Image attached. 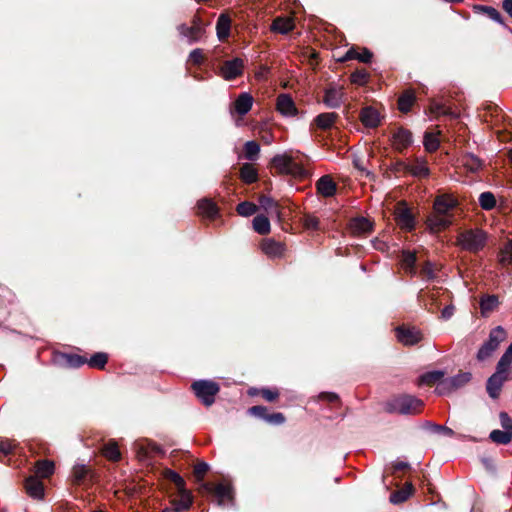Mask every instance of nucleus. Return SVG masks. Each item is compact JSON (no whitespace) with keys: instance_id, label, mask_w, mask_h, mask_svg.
Masks as SVG:
<instances>
[{"instance_id":"obj_55","label":"nucleus","mask_w":512,"mask_h":512,"mask_svg":"<svg viewBox=\"0 0 512 512\" xmlns=\"http://www.w3.org/2000/svg\"><path fill=\"white\" fill-rule=\"evenodd\" d=\"M401 261H402V264L405 266V268L412 272L415 269V264L417 261L416 254L414 252H411L408 250L403 251Z\"/></svg>"},{"instance_id":"obj_18","label":"nucleus","mask_w":512,"mask_h":512,"mask_svg":"<svg viewBox=\"0 0 512 512\" xmlns=\"http://www.w3.org/2000/svg\"><path fill=\"white\" fill-rule=\"evenodd\" d=\"M54 361L57 365L63 368H80L87 362V358L82 355L56 352L54 355Z\"/></svg>"},{"instance_id":"obj_8","label":"nucleus","mask_w":512,"mask_h":512,"mask_svg":"<svg viewBox=\"0 0 512 512\" xmlns=\"http://www.w3.org/2000/svg\"><path fill=\"white\" fill-rule=\"evenodd\" d=\"M506 340V331L502 326L493 328L488 336V339L479 348L476 359L483 362L489 359L493 353L498 349L499 345Z\"/></svg>"},{"instance_id":"obj_16","label":"nucleus","mask_w":512,"mask_h":512,"mask_svg":"<svg viewBox=\"0 0 512 512\" xmlns=\"http://www.w3.org/2000/svg\"><path fill=\"white\" fill-rule=\"evenodd\" d=\"M244 62L240 58L224 61L218 71V75L225 80L231 81L243 74Z\"/></svg>"},{"instance_id":"obj_19","label":"nucleus","mask_w":512,"mask_h":512,"mask_svg":"<svg viewBox=\"0 0 512 512\" xmlns=\"http://www.w3.org/2000/svg\"><path fill=\"white\" fill-rule=\"evenodd\" d=\"M453 219L450 216L433 212L426 219L427 229L431 233H439L444 231L452 224Z\"/></svg>"},{"instance_id":"obj_17","label":"nucleus","mask_w":512,"mask_h":512,"mask_svg":"<svg viewBox=\"0 0 512 512\" xmlns=\"http://www.w3.org/2000/svg\"><path fill=\"white\" fill-rule=\"evenodd\" d=\"M383 119L384 115L372 105L363 107L359 113V120L366 128H377Z\"/></svg>"},{"instance_id":"obj_12","label":"nucleus","mask_w":512,"mask_h":512,"mask_svg":"<svg viewBox=\"0 0 512 512\" xmlns=\"http://www.w3.org/2000/svg\"><path fill=\"white\" fill-rule=\"evenodd\" d=\"M509 375V371L496 365V371L486 382V391L492 399H497L500 396L503 384L510 379Z\"/></svg>"},{"instance_id":"obj_26","label":"nucleus","mask_w":512,"mask_h":512,"mask_svg":"<svg viewBox=\"0 0 512 512\" xmlns=\"http://www.w3.org/2000/svg\"><path fill=\"white\" fill-rule=\"evenodd\" d=\"M317 193L325 198L332 197L337 191V184L330 175L321 176L316 182Z\"/></svg>"},{"instance_id":"obj_51","label":"nucleus","mask_w":512,"mask_h":512,"mask_svg":"<svg viewBox=\"0 0 512 512\" xmlns=\"http://www.w3.org/2000/svg\"><path fill=\"white\" fill-rule=\"evenodd\" d=\"M423 145L427 152L433 153L438 150L440 141L435 134L431 132H425Z\"/></svg>"},{"instance_id":"obj_33","label":"nucleus","mask_w":512,"mask_h":512,"mask_svg":"<svg viewBox=\"0 0 512 512\" xmlns=\"http://www.w3.org/2000/svg\"><path fill=\"white\" fill-rule=\"evenodd\" d=\"M416 102V95L413 90H405L398 98L397 106L398 109L404 113L407 114L411 111L412 106Z\"/></svg>"},{"instance_id":"obj_24","label":"nucleus","mask_w":512,"mask_h":512,"mask_svg":"<svg viewBox=\"0 0 512 512\" xmlns=\"http://www.w3.org/2000/svg\"><path fill=\"white\" fill-rule=\"evenodd\" d=\"M276 108L283 116H297L299 113L295 102L288 94L278 96Z\"/></svg>"},{"instance_id":"obj_64","label":"nucleus","mask_w":512,"mask_h":512,"mask_svg":"<svg viewBox=\"0 0 512 512\" xmlns=\"http://www.w3.org/2000/svg\"><path fill=\"white\" fill-rule=\"evenodd\" d=\"M13 444L7 439H0V452L9 455L13 452Z\"/></svg>"},{"instance_id":"obj_1","label":"nucleus","mask_w":512,"mask_h":512,"mask_svg":"<svg viewBox=\"0 0 512 512\" xmlns=\"http://www.w3.org/2000/svg\"><path fill=\"white\" fill-rule=\"evenodd\" d=\"M271 172L289 176L294 181L310 179L311 172L288 154H277L268 162Z\"/></svg>"},{"instance_id":"obj_30","label":"nucleus","mask_w":512,"mask_h":512,"mask_svg":"<svg viewBox=\"0 0 512 512\" xmlns=\"http://www.w3.org/2000/svg\"><path fill=\"white\" fill-rule=\"evenodd\" d=\"M414 491L415 489L413 484L411 482H406L402 488L391 493L390 502L393 504H401L408 500Z\"/></svg>"},{"instance_id":"obj_34","label":"nucleus","mask_w":512,"mask_h":512,"mask_svg":"<svg viewBox=\"0 0 512 512\" xmlns=\"http://www.w3.org/2000/svg\"><path fill=\"white\" fill-rule=\"evenodd\" d=\"M178 31L181 35L189 38L190 42H196L204 33V28L197 25L187 26L186 24H181L178 26Z\"/></svg>"},{"instance_id":"obj_29","label":"nucleus","mask_w":512,"mask_h":512,"mask_svg":"<svg viewBox=\"0 0 512 512\" xmlns=\"http://www.w3.org/2000/svg\"><path fill=\"white\" fill-rule=\"evenodd\" d=\"M461 164L471 173H477L483 168V160L473 153H465L460 159Z\"/></svg>"},{"instance_id":"obj_56","label":"nucleus","mask_w":512,"mask_h":512,"mask_svg":"<svg viewBox=\"0 0 512 512\" xmlns=\"http://www.w3.org/2000/svg\"><path fill=\"white\" fill-rule=\"evenodd\" d=\"M209 465L204 461H199L194 465L193 474L198 482L203 481L205 475L209 471Z\"/></svg>"},{"instance_id":"obj_10","label":"nucleus","mask_w":512,"mask_h":512,"mask_svg":"<svg viewBox=\"0 0 512 512\" xmlns=\"http://www.w3.org/2000/svg\"><path fill=\"white\" fill-rule=\"evenodd\" d=\"M258 248L270 260L282 259L287 251L286 244L283 241L276 240L273 237H264L258 242Z\"/></svg>"},{"instance_id":"obj_2","label":"nucleus","mask_w":512,"mask_h":512,"mask_svg":"<svg viewBox=\"0 0 512 512\" xmlns=\"http://www.w3.org/2000/svg\"><path fill=\"white\" fill-rule=\"evenodd\" d=\"M282 207L273 198L258 195V234L268 235L271 231L270 221L282 222Z\"/></svg>"},{"instance_id":"obj_38","label":"nucleus","mask_w":512,"mask_h":512,"mask_svg":"<svg viewBox=\"0 0 512 512\" xmlns=\"http://www.w3.org/2000/svg\"><path fill=\"white\" fill-rule=\"evenodd\" d=\"M499 305L497 295H484L480 299V309L482 315L486 316L493 312Z\"/></svg>"},{"instance_id":"obj_60","label":"nucleus","mask_w":512,"mask_h":512,"mask_svg":"<svg viewBox=\"0 0 512 512\" xmlns=\"http://www.w3.org/2000/svg\"><path fill=\"white\" fill-rule=\"evenodd\" d=\"M408 168H409V165L406 164L402 160H396V161L392 162L389 166V170L395 174L400 173V172H407Z\"/></svg>"},{"instance_id":"obj_23","label":"nucleus","mask_w":512,"mask_h":512,"mask_svg":"<svg viewBox=\"0 0 512 512\" xmlns=\"http://www.w3.org/2000/svg\"><path fill=\"white\" fill-rule=\"evenodd\" d=\"M348 229L351 234L355 236H361L370 233L373 229V226L369 219L360 216L352 218L349 221Z\"/></svg>"},{"instance_id":"obj_35","label":"nucleus","mask_w":512,"mask_h":512,"mask_svg":"<svg viewBox=\"0 0 512 512\" xmlns=\"http://www.w3.org/2000/svg\"><path fill=\"white\" fill-rule=\"evenodd\" d=\"M55 470L54 462L51 460H39L35 464V475L38 478H49Z\"/></svg>"},{"instance_id":"obj_11","label":"nucleus","mask_w":512,"mask_h":512,"mask_svg":"<svg viewBox=\"0 0 512 512\" xmlns=\"http://www.w3.org/2000/svg\"><path fill=\"white\" fill-rule=\"evenodd\" d=\"M394 220L401 230L411 232L416 227V219L405 201H400L394 209Z\"/></svg>"},{"instance_id":"obj_61","label":"nucleus","mask_w":512,"mask_h":512,"mask_svg":"<svg viewBox=\"0 0 512 512\" xmlns=\"http://www.w3.org/2000/svg\"><path fill=\"white\" fill-rule=\"evenodd\" d=\"M420 274L428 280L433 279L435 276L433 264L430 261H426L421 267Z\"/></svg>"},{"instance_id":"obj_20","label":"nucleus","mask_w":512,"mask_h":512,"mask_svg":"<svg viewBox=\"0 0 512 512\" xmlns=\"http://www.w3.org/2000/svg\"><path fill=\"white\" fill-rule=\"evenodd\" d=\"M457 204V200L452 196L440 195L436 197L433 209L435 212L450 216L453 219L452 211L456 208Z\"/></svg>"},{"instance_id":"obj_42","label":"nucleus","mask_w":512,"mask_h":512,"mask_svg":"<svg viewBox=\"0 0 512 512\" xmlns=\"http://www.w3.org/2000/svg\"><path fill=\"white\" fill-rule=\"evenodd\" d=\"M443 378H444V372L435 370V371H430V372L423 374L420 377V382L427 386H434V385L438 386L439 383L444 380Z\"/></svg>"},{"instance_id":"obj_14","label":"nucleus","mask_w":512,"mask_h":512,"mask_svg":"<svg viewBox=\"0 0 512 512\" xmlns=\"http://www.w3.org/2000/svg\"><path fill=\"white\" fill-rule=\"evenodd\" d=\"M395 335L404 346L416 345L423 339L422 332L415 326L402 324L395 328Z\"/></svg>"},{"instance_id":"obj_5","label":"nucleus","mask_w":512,"mask_h":512,"mask_svg":"<svg viewBox=\"0 0 512 512\" xmlns=\"http://www.w3.org/2000/svg\"><path fill=\"white\" fill-rule=\"evenodd\" d=\"M424 407V402L410 394H400L387 401L385 410L388 413L401 415L419 414Z\"/></svg>"},{"instance_id":"obj_9","label":"nucleus","mask_w":512,"mask_h":512,"mask_svg":"<svg viewBox=\"0 0 512 512\" xmlns=\"http://www.w3.org/2000/svg\"><path fill=\"white\" fill-rule=\"evenodd\" d=\"M196 397L207 407L215 402V397L220 391L218 383L211 380H197L191 384Z\"/></svg>"},{"instance_id":"obj_63","label":"nucleus","mask_w":512,"mask_h":512,"mask_svg":"<svg viewBox=\"0 0 512 512\" xmlns=\"http://www.w3.org/2000/svg\"><path fill=\"white\" fill-rule=\"evenodd\" d=\"M270 74V67L262 63L260 55H258V80L266 79Z\"/></svg>"},{"instance_id":"obj_22","label":"nucleus","mask_w":512,"mask_h":512,"mask_svg":"<svg viewBox=\"0 0 512 512\" xmlns=\"http://www.w3.org/2000/svg\"><path fill=\"white\" fill-rule=\"evenodd\" d=\"M24 488L26 493L34 499H43L44 497V484L40 478L31 475L25 479Z\"/></svg>"},{"instance_id":"obj_45","label":"nucleus","mask_w":512,"mask_h":512,"mask_svg":"<svg viewBox=\"0 0 512 512\" xmlns=\"http://www.w3.org/2000/svg\"><path fill=\"white\" fill-rule=\"evenodd\" d=\"M489 438L496 444L507 445L511 442L512 434L510 431L496 429L491 431Z\"/></svg>"},{"instance_id":"obj_7","label":"nucleus","mask_w":512,"mask_h":512,"mask_svg":"<svg viewBox=\"0 0 512 512\" xmlns=\"http://www.w3.org/2000/svg\"><path fill=\"white\" fill-rule=\"evenodd\" d=\"M487 234L481 229H468L459 233L457 242L463 250L478 253L486 246Z\"/></svg>"},{"instance_id":"obj_6","label":"nucleus","mask_w":512,"mask_h":512,"mask_svg":"<svg viewBox=\"0 0 512 512\" xmlns=\"http://www.w3.org/2000/svg\"><path fill=\"white\" fill-rule=\"evenodd\" d=\"M200 492L211 498V501L216 502L219 506H227L232 504L234 496L233 489L229 484L225 483H203Z\"/></svg>"},{"instance_id":"obj_27","label":"nucleus","mask_w":512,"mask_h":512,"mask_svg":"<svg viewBox=\"0 0 512 512\" xmlns=\"http://www.w3.org/2000/svg\"><path fill=\"white\" fill-rule=\"evenodd\" d=\"M198 214L211 221L215 220L219 215V208L211 199H201L197 203Z\"/></svg>"},{"instance_id":"obj_25","label":"nucleus","mask_w":512,"mask_h":512,"mask_svg":"<svg viewBox=\"0 0 512 512\" xmlns=\"http://www.w3.org/2000/svg\"><path fill=\"white\" fill-rule=\"evenodd\" d=\"M395 149L402 153L412 144V133L403 127L397 128L392 135Z\"/></svg>"},{"instance_id":"obj_49","label":"nucleus","mask_w":512,"mask_h":512,"mask_svg":"<svg viewBox=\"0 0 512 512\" xmlns=\"http://www.w3.org/2000/svg\"><path fill=\"white\" fill-rule=\"evenodd\" d=\"M370 78L369 72L365 68L356 69L350 75V81L352 84L364 86Z\"/></svg>"},{"instance_id":"obj_50","label":"nucleus","mask_w":512,"mask_h":512,"mask_svg":"<svg viewBox=\"0 0 512 512\" xmlns=\"http://www.w3.org/2000/svg\"><path fill=\"white\" fill-rule=\"evenodd\" d=\"M268 145L273 141V134L267 124H260L258 122V142ZM260 153V145L258 144V154Z\"/></svg>"},{"instance_id":"obj_54","label":"nucleus","mask_w":512,"mask_h":512,"mask_svg":"<svg viewBox=\"0 0 512 512\" xmlns=\"http://www.w3.org/2000/svg\"><path fill=\"white\" fill-rule=\"evenodd\" d=\"M241 159H247L249 161H255L256 160V140L248 141L245 144V151L243 154L239 155L238 157Z\"/></svg>"},{"instance_id":"obj_13","label":"nucleus","mask_w":512,"mask_h":512,"mask_svg":"<svg viewBox=\"0 0 512 512\" xmlns=\"http://www.w3.org/2000/svg\"><path fill=\"white\" fill-rule=\"evenodd\" d=\"M253 106V97L249 93H241L230 106V114L235 118L237 126L242 124V117L246 115Z\"/></svg>"},{"instance_id":"obj_52","label":"nucleus","mask_w":512,"mask_h":512,"mask_svg":"<svg viewBox=\"0 0 512 512\" xmlns=\"http://www.w3.org/2000/svg\"><path fill=\"white\" fill-rule=\"evenodd\" d=\"M479 204L484 210H492L496 206V198L492 192H483L479 196Z\"/></svg>"},{"instance_id":"obj_40","label":"nucleus","mask_w":512,"mask_h":512,"mask_svg":"<svg viewBox=\"0 0 512 512\" xmlns=\"http://www.w3.org/2000/svg\"><path fill=\"white\" fill-rule=\"evenodd\" d=\"M474 12L478 13V14H483L486 17H488L500 24H504L501 13L496 8H494L492 6L475 5Z\"/></svg>"},{"instance_id":"obj_39","label":"nucleus","mask_w":512,"mask_h":512,"mask_svg":"<svg viewBox=\"0 0 512 512\" xmlns=\"http://www.w3.org/2000/svg\"><path fill=\"white\" fill-rule=\"evenodd\" d=\"M342 93L335 87L325 90L324 103L330 108H338L341 104Z\"/></svg>"},{"instance_id":"obj_36","label":"nucleus","mask_w":512,"mask_h":512,"mask_svg":"<svg viewBox=\"0 0 512 512\" xmlns=\"http://www.w3.org/2000/svg\"><path fill=\"white\" fill-rule=\"evenodd\" d=\"M101 453L109 461L118 462L121 459L118 444L114 440L105 443L101 448Z\"/></svg>"},{"instance_id":"obj_46","label":"nucleus","mask_w":512,"mask_h":512,"mask_svg":"<svg viewBox=\"0 0 512 512\" xmlns=\"http://www.w3.org/2000/svg\"><path fill=\"white\" fill-rule=\"evenodd\" d=\"M107 362L108 355L104 352H97L93 354L90 359H87L86 364H88L91 368L102 370L105 368Z\"/></svg>"},{"instance_id":"obj_44","label":"nucleus","mask_w":512,"mask_h":512,"mask_svg":"<svg viewBox=\"0 0 512 512\" xmlns=\"http://www.w3.org/2000/svg\"><path fill=\"white\" fill-rule=\"evenodd\" d=\"M407 172L415 177L426 178L430 175V170L426 161H418L414 165H409Z\"/></svg>"},{"instance_id":"obj_28","label":"nucleus","mask_w":512,"mask_h":512,"mask_svg":"<svg viewBox=\"0 0 512 512\" xmlns=\"http://www.w3.org/2000/svg\"><path fill=\"white\" fill-rule=\"evenodd\" d=\"M294 28L295 18L292 16H278L271 24V30L280 34H287Z\"/></svg>"},{"instance_id":"obj_37","label":"nucleus","mask_w":512,"mask_h":512,"mask_svg":"<svg viewBox=\"0 0 512 512\" xmlns=\"http://www.w3.org/2000/svg\"><path fill=\"white\" fill-rule=\"evenodd\" d=\"M338 119V114L335 112L320 113L314 119L315 125L322 130L330 129L335 121Z\"/></svg>"},{"instance_id":"obj_3","label":"nucleus","mask_w":512,"mask_h":512,"mask_svg":"<svg viewBox=\"0 0 512 512\" xmlns=\"http://www.w3.org/2000/svg\"><path fill=\"white\" fill-rule=\"evenodd\" d=\"M163 476L167 481L174 484L176 488V495L170 500V503L174 505V510H188L193 503V496L191 491L186 488L184 478L179 473L171 469H165Z\"/></svg>"},{"instance_id":"obj_47","label":"nucleus","mask_w":512,"mask_h":512,"mask_svg":"<svg viewBox=\"0 0 512 512\" xmlns=\"http://www.w3.org/2000/svg\"><path fill=\"white\" fill-rule=\"evenodd\" d=\"M74 483L81 485L85 482L87 477L91 474V470L85 465H75L72 470Z\"/></svg>"},{"instance_id":"obj_15","label":"nucleus","mask_w":512,"mask_h":512,"mask_svg":"<svg viewBox=\"0 0 512 512\" xmlns=\"http://www.w3.org/2000/svg\"><path fill=\"white\" fill-rule=\"evenodd\" d=\"M472 378L471 373L469 372H461L456 376L446 378L436 387V391L439 395H445L450 393L452 390L458 389L468 382H470Z\"/></svg>"},{"instance_id":"obj_48","label":"nucleus","mask_w":512,"mask_h":512,"mask_svg":"<svg viewBox=\"0 0 512 512\" xmlns=\"http://www.w3.org/2000/svg\"><path fill=\"white\" fill-rule=\"evenodd\" d=\"M303 228L308 231L320 230V220L313 214L306 213L300 219Z\"/></svg>"},{"instance_id":"obj_41","label":"nucleus","mask_w":512,"mask_h":512,"mask_svg":"<svg viewBox=\"0 0 512 512\" xmlns=\"http://www.w3.org/2000/svg\"><path fill=\"white\" fill-rule=\"evenodd\" d=\"M239 177L245 184L256 182V168L251 163H244L239 169Z\"/></svg>"},{"instance_id":"obj_31","label":"nucleus","mask_w":512,"mask_h":512,"mask_svg":"<svg viewBox=\"0 0 512 512\" xmlns=\"http://www.w3.org/2000/svg\"><path fill=\"white\" fill-rule=\"evenodd\" d=\"M231 18L229 15L222 13L216 22L217 36L220 41H225L230 36Z\"/></svg>"},{"instance_id":"obj_59","label":"nucleus","mask_w":512,"mask_h":512,"mask_svg":"<svg viewBox=\"0 0 512 512\" xmlns=\"http://www.w3.org/2000/svg\"><path fill=\"white\" fill-rule=\"evenodd\" d=\"M205 61V55L202 49L196 48L192 50L189 54V62H191L193 65H201Z\"/></svg>"},{"instance_id":"obj_53","label":"nucleus","mask_w":512,"mask_h":512,"mask_svg":"<svg viewBox=\"0 0 512 512\" xmlns=\"http://www.w3.org/2000/svg\"><path fill=\"white\" fill-rule=\"evenodd\" d=\"M236 211L243 217L252 216L256 213V204L249 201H243L237 205Z\"/></svg>"},{"instance_id":"obj_21","label":"nucleus","mask_w":512,"mask_h":512,"mask_svg":"<svg viewBox=\"0 0 512 512\" xmlns=\"http://www.w3.org/2000/svg\"><path fill=\"white\" fill-rule=\"evenodd\" d=\"M359 48L352 46L347 52L338 59L339 62H346L349 60H358L359 62L368 64L372 61L373 53L368 48H363L362 52L358 51Z\"/></svg>"},{"instance_id":"obj_58","label":"nucleus","mask_w":512,"mask_h":512,"mask_svg":"<svg viewBox=\"0 0 512 512\" xmlns=\"http://www.w3.org/2000/svg\"><path fill=\"white\" fill-rule=\"evenodd\" d=\"M258 395H261L267 402H274L279 397L277 389L261 388L258 389Z\"/></svg>"},{"instance_id":"obj_57","label":"nucleus","mask_w":512,"mask_h":512,"mask_svg":"<svg viewBox=\"0 0 512 512\" xmlns=\"http://www.w3.org/2000/svg\"><path fill=\"white\" fill-rule=\"evenodd\" d=\"M512 364V343L508 346L504 354L501 356L497 363V366L510 372V366Z\"/></svg>"},{"instance_id":"obj_43","label":"nucleus","mask_w":512,"mask_h":512,"mask_svg":"<svg viewBox=\"0 0 512 512\" xmlns=\"http://www.w3.org/2000/svg\"><path fill=\"white\" fill-rule=\"evenodd\" d=\"M138 454L142 457H151L152 455L164 454L163 449L155 442L149 441L146 445H141Z\"/></svg>"},{"instance_id":"obj_62","label":"nucleus","mask_w":512,"mask_h":512,"mask_svg":"<svg viewBox=\"0 0 512 512\" xmlns=\"http://www.w3.org/2000/svg\"><path fill=\"white\" fill-rule=\"evenodd\" d=\"M501 426L505 431H510L512 434V418L506 412H500L499 414Z\"/></svg>"},{"instance_id":"obj_4","label":"nucleus","mask_w":512,"mask_h":512,"mask_svg":"<svg viewBox=\"0 0 512 512\" xmlns=\"http://www.w3.org/2000/svg\"><path fill=\"white\" fill-rule=\"evenodd\" d=\"M163 476L167 481L174 484L176 488V495L170 500V503L174 505V510H188L193 503V496L191 491L186 488L184 478L179 473L171 469H165Z\"/></svg>"},{"instance_id":"obj_32","label":"nucleus","mask_w":512,"mask_h":512,"mask_svg":"<svg viewBox=\"0 0 512 512\" xmlns=\"http://www.w3.org/2000/svg\"><path fill=\"white\" fill-rule=\"evenodd\" d=\"M258 418L263 419L264 421L271 425H281L286 420L283 413H270L266 407L260 405H258Z\"/></svg>"}]
</instances>
